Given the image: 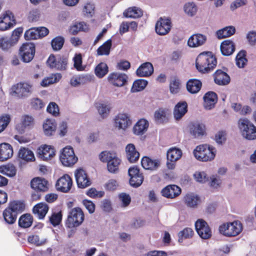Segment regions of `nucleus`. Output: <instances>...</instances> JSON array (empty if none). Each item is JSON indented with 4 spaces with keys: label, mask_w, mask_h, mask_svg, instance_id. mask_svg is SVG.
<instances>
[{
    "label": "nucleus",
    "mask_w": 256,
    "mask_h": 256,
    "mask_svg": "<svg viewBox=\"0 0 256 256\" xmlns=\"http://www.w3.org/2000/svg\"><path fill=\"white\" fill-rule=\"evenodd\" d=\"M18 156L26 162H32L35 159L33 152L25 148H22L20 149Z\"/></svg>",
    "instance_id": "38"
},
{
    "label": "nucleus",
    "mask_w": 256,
    "mask_h": 256,
    "mask_svg": "<svg viewBox=\"0 0 256 256\" xmlns=\"http://www.w3.org/2000/svg\"><path fill=\"white\" fill-rule=\"evenodd\" d=\"M0 173L12 177L16 174V170L12 165L2 166H0Z\"/></svg>",
    "instance_id": "49"
},
{
    "label": "nucleus",
    "mask_w": 256,
    "mask_h": 256,
    "mask_svg": "<svg viewBox=\"0 0 256 256\" xmlns=\"http://www.w3.org/2000/svg\"><path fill=\"white\" fill-rule=\"evenodd\" d=\"M217 61L211 52H204L200 54L196 62L198 70L202 73L208 72L216 66Z\"/></svg>",
    "instance_id": "1"
},
{
    "label": "nucleus",
    "mask_w": 256,
    "mask_h": 256,
    "mask_svg": "<svg viewBox=\"0 0 256 256\" xmlns=\"http://www.w3.org/2000/svg\"><path fill=\"white\" fill-rule=\"evenodd\" d=\"M14 92L19 98L28 96L32 92V86L26 82H20L12 88Z\"/></svg>",
    "instance_id": "16"
},
{
    "label": "nucleus",
    "mask_w": 256,
    "mask_h": 256,
    "mask_svg": "<svg viewBox=\"0 0 256 256\" xmlns=\"http://www.w3.org/2000/svg\"><path fill=\"white\" fill-rule=\"evenodd\" d=\"M96 106L100 115L102 118H105L108 116L111 108L110 104L104 103H98L96 104Z\"/></svg>",
    "instance_id": "43"
},
{
    "label": "nucleus",
    "mask_w": 256,
    "mask_h": 256,
    "mask_svg": "<svg viewBox=\"0 0 256 256\" xmlns=\"http://www.w3.org/2000/svg\"><path fill=\"white\" fill-rule=\"evenodd\" d=\"M13 154L12 146L6 143L0 144V161L3 162L10 158Z\"/></svg>",
    "instance_id": "27"
},
{
    "label": "nucleus",
    "mask_w": 256,
    "mask_h": 256,
    "mask_svg": "<svg viewBox=\"0 0 256 256\" xmlns=\"http://www.w3.org/2000/svg\"><path fill=\"white\" fill-rule=\"evenodd\" d=\"M246 51L241 50L236 56V64L240 68H244L247 62V60L246 58Z\"/></svg>",
    "instance_id": "50"
},
{
    "label": "nucleus",
    "mask_w": 256,
    "mask_h": 256,
    "mask_svg": "<svg viewBox=\"0 0 256 256\" xmlns=\"http://www.w3.org/2000/svg\"><path fill=\"white\" fill-rule=\"evenodd\" d=\"M195 228L200 236L203 239H208L212 236V232L208 226L202 219H199L196 222Z\"/></svg>",
    "instance_id": "12"
},
{
    "label": "nucleus",
    "mask_w": 256,
    "mask_h": 256,
    "mask_svg": "<svg viewBox=\"0 0 256 256\" xmlns=\"http://www.w3.org/2000/svg\"><path fill=\"white\" fill-rule=\"evenodd\" d=\"M10 120L9 114H4L0 116V133L6 128Z\"/></svg>",
    "instance_id": "57"
},
{
    "label": "nucleus",
    "mask_w": 256,
    "mask_h": 256,
    "mask_svg": "<svg viewBox=\"0 0 256 256\" xmlns=\"http://www.w3.org/2000/svg\"><path fill=\"white\" fill-rule=\"evenodd\" d=\"M47 112L54 116H57L59 114V108L58 106L54 102H51L48 105Z\"/></svg>",
    "instance_id": "59"
},
{
    "label": "nucleus",
    "mask_w": 256,
    "mask_h": 256,
    "mask_svg": "<svg viewBox=\"0 0 256 256\" xmlns=\"http://www.w3.org/2000/svg\"><path fill=\"white\" fill-rule=\"evenodd\" d=\"M62 78V74L60 73L52 74L50 76L44 78L40 84L42 86H47L48 85L58 82Z\"/></svg>",
    "instance_id": "42"
},
{
    "label": "nucleus",
    "mask_w": 256,
    "mask_h": 256,
    "mask_svg": "<svg viewBox=\"0 0 256 256\" xmlns=\"http://www.w3.org/2000/svg\"><path fill=\"white\" fill-rule=\"evenodd\" d=\"M72 185V179L68 174H66L57 180L56 188L61 192H68L70 190Z\"/></svg>",
    "instance_id": "14"
},
{
    "label": "nucleus",
    "mask_w": 256,
    "mask_h": 256,
    "mask_svg": "<svg viewBox=\"0 0 256 256\" xmlns=\"http://www.w3.org/2000/svg\"><path fill=\"white\" fill-rule=\"evenodd\" d=\"M148 84V82L144 80H135L131 88L132 92H140L143 90Z\"/></svg>",
    "instance_id": "47"
},
{
    "label": "nucleus",
    "mask_w": 256,
    "mask_h": 256,
    "mask_svg": "<svg viewBox=\"0 0 256 256\" xmlns=\"http://www.w3.org/2000/svg\"><path fill=\"white\" fill-rule=\"evenodd\" d=\"M100 158L102 162H107L108 170L110 173L116 174L118 171L121 160L116 154L110 152H102L100 154Z\"/></svg>",
    "instance_id": "4"
},
{
    "label": "nucleus",
    "mask_w": 256,
    "mask_h": 256,
    "mask_svg": "<svg viewBox=\"0 0 256 256\" xmlns=\"http://www.w3.org/2000/svg\"><path fill=\"white\" fill-rule=\"evenodd\" d=\"M124 15L126 18H136L142 16V12L140 8L134 6L129 8L125 10Z\"/></svg>",
    "instance_id": "37"
},
{
    "label": "nucleus",
    "mask_w": 256,
    "mask_h": 256,
    "mask_svg": "<svg viewBox=\"0 0 256 256\" xmlns=\"http://www.w3.org/2000/svg\"><path fill=\"white\" fill-rule=\"evenodd\" d=\"M186 206L190 208H196L200 203V197L194 194H188L184 198Z\"/></svg>",
    "instance_id": "35"
},
{
    "label": "nucleus",
    "mask_w": 256,
    "mask_h": 256,
    "mask_svg": "<svg viewBox=\"0 0 256 256\" xmlns=\"http://www.w3.org/2000/svg\"><path fill=\"white\" fill-rule=\"evenodd\" d=\"M24 36L26 40H36L40 38V34L36 28H32L25 32Z\"/></svg>",
    "instance_id": "54"
},
{
    "label": "nucleus",
    "mask_w": 256,
    "mask_h": 256,
    "mask_svg": "<svg viewBox=\"0 0 256 256\" xmlns=\"http://www.w3.org/2000/svg\"><path fill=\"white\" fill-rule=\"evenodd\" d=\"M190 133L194 138H198L203 136L205 132V126L204 124L198 122L192 123L190 126Z\"/></svg>",
    "instance_id": "31"
},
{
    "label": "nucleus",
    "mask_w": 256,
    "mask_h": 256,
    "mask_svg": "<svg viewBox=\"0 0 256 256\" xmlns=\"http://www.w3.org/2000/svg\"><path fill=\"white\" fill-rule=\"evenodd\" d=\"M114 124L118 130H126L132 124V121L128 114L120 113L115 116Z\"/></svg>",
    "instance_id": "11"
},
{
    "label": "nucleus",
    "mask_w": 256,
    "mask_h": 256,
    "mask_svg": "<svg viewBox=\"0 0 256 256\" xmlns=\"http://www.w3.org/2000/svg\"><path fill=\"white\" fill-rule=\"evenodd\" d=\"M143 180L144 177L142 174L136 175L130 178V184L132 186L137 188L142 184Z\"/></svg>",
    "instance_id": "56"
},
{
    "label": "nucleus",
    "mask_w": 256,
    "mask_h": 256,
    "mask_svg": "<svg viewBox=\"0 0 256 256\" xmlns=\"http://www.w3.org/2000/svg\"><path fill=\"white\" fill-rule=\"evenodd\" d=\"M172 27L170 20L168 18H160L156 24V32L160 36L166 34Z\"/></svg>",
    "instance_id": "13"
},
{
    "label": "nucleus",
    "mask_w": 256,
    "mask_h": 256,
    "mask_svg": "<svg viewBox=\"0 0 256 256\" xmlns=\"http://www.w3.org/2000/svg\"><path fill=\"white\" fill-rule=\"evenodd\" d=\"M160 160L159 159H152L148 156H144L141 160L142 166L145 170H156L160 166Z\"/></svg>",
    "instance_id": "22"
},
{
    "label": "nucleus",
    "mask_w": 256,
    "mask_h": 256,
    "mask_svg": "<svg viewBox=\"0 0 256 256\" xmlns=\"http://www.w3.org/2000/svg\"><path fill=\"white\" fill-rule=\"evenodd\" d=\"M112 46V41L111 39L107 40L97 50L96 53L98 56H108L110 53V50Z\"/></svg>",
    "instance_id": "39"
},
{
    "label": "nucleus",
    "mask_w": 256,
    "mask_h": 256,
    "mask_svg": "<svg viewBox=\"0 0 256 256\" xmlns=\"http://www.w3.org/2000/svg\"><path fill=\"white\" fill-rule=\"evenodd\" d=\"M35 52V46L32 42L24 43L20 48V54L25 62H28L33 59Z\"/></svg>",
    "instance_id": "10"
},
{
    "label": "nucleus",
    "mask_w": 256,
    "mask_h": 256,
    "mask_svg": "<svg viewBox=\"0 0 256 256\" xmlns=\"http://www.w3.org/2000/svg\"><path fill=\"white\" fill-rule=\"evenodd\" d=\"M207 39L205 35L197 34L192 35L188 40V44L191 48H196L203 45Z\"/></svg>",
    "instance_id": "21"
},
{
    "label": "nucleus",
    "mask_w": 256,
    "mask_h": 256,
    "mask_svg": "<svg viewBox=\"0 0 256 256\" xmlns=\"http://www.w3.org/2000/svg\"><path fill=\"white\" fill-rule=\"evenodd\" d=\"M204 108L206 110H211L217 102V96L213 92H208L204 94Z\"/></svg>",
    "instance_id": "25"
},
{
    "label": "nucleus",
    "mask_w": 256,
    "mask_h": 256,
    "mask_svg": "<svg viewBox=\"0 0 256 256\" xmlns=\"http://www.w3.org/2000/svg\"><path fill=\"white\" fill-rule=\"evenodd\" d=\"M236 29L232 26H226L216 32V36L218 38L222 39L226 37H228L234 34Z\"/></svg>",
    "instance_id": "40"
},
{
    "label": "nucleus",
    "mask_w": 256,
    "mask_h": 256,
    "mask_svg": "<svg viewBox=\"0 0 256 256\" xmlns=\"http://www.w3.org/2000/svg\"><path fill=\"white\" fill-rule=\"evenodd\" d=\"M64 40L62 36H57L54 38L51 42L52 46L55 51L60 50L64 44Z\"/></svg>",
    "instance_id": "51"
},
{
    "label": "nucleus",
    "mask_w": 256,
    "mask_h": 256,
    "mask_svg": "<svg viewBox=\"0 0 256 256\" xmlns=\"http://www.w3.org/2000/svg\"><path fill=\"white\" fill-rule=\"evenodd\" d=\"M49 210L48 205L44 202H40L36 204L33 208L34 214L40 220H43Z\"/></svg>",
    "instance_id": "23"
},
{
    "label": "nucleus",
    "mask_w": 256,
    "mask_h": 256,
    "mask_svg": "<svg viewBox=\"0 0 256 256\" xmlns=\"http://www.w3.org/2000/svg\"><path fill=\"white\" fill-rule=\"evenodd\" d=\"M74 62V67L78 70H84L82 66V58L80 54H76L73 58Z\"/></svg>",
    "instance_id": "64"
},
{
    "label": "nucleus",
    "mask_w": 256,
    "mask_h": 256,
    "mask_svg": "<svg viewBox=\"0 0 256 256\" xmlns=\"http://www.w3.org/2000/svg\"><path fill=\"white\" fill-rule=\"evenodd\" d=\"M182 156V151L176 148H172L167 152V159L172 162H176Z\"/></svg>",
    "instance_id": "36"
},
{
    "label": "nucleus",
    "mask_w": 256,
    "mask_h": 256,
    "mask_svg": "<svg viewBox=\"0 0 256 256\" xmlns=\"http://www.w3.org/2000/svg\"><path fill=\"white\" fill-rule=\"evenodd\" d=\"M74 175L78 188H84L90 185L91 182L86 172L83 169L76 170Z\"/></svg>",
    "instance_id": "15"
},
{
    "label": "nucleus",
    "mask_w": 256,
    "mask_h": 256,
    "mask_svg": "<svg viewBox=\"0 0 256 256\" xmlns=\"http://www.w3.org/2000/svg\"><path fill=\"white\" fill-rule=\"evenodd\" d=\"M181 193L180 188L175 184L166 186L161 191L162 195L168 198L172 199L178 196Z\"/></svg>",
    "instance_id": "17"
},
{
    "label": "nucleus",
    "mask_w": 256,
    "mask_h": 256,
    "mask_svg": "<svg viewBox=\"0 0 256 256\" xmlns=\"http://www.w3.org/2000/svg\"><path fill=\"white\" fill-rule=\"evenodd\" d=\"M180 90V82L176 78L171 79L170 82V90L171 94H176Z\"/></svg>",
    "instance_id": "53"
},
{
    "label": "nucleus",
    "mask_w": 256,
    "mask_h": 256,
    "mask_svg": "<svg viewBox=\"0 0 256 256\" xmlns=\"http://www.w3.org/2000/svg\"><path fill=\"white\" fill-rule=\"evenodd\" d=\"M84 220V214L80 208H75L69 212L66 224L68 227L74 228L79 226Z\"/></svg>",
    "instance_id": "8"
},
{
    "label": "nucleus",
    "mask_w": 256,
    "mask_h": 256,
    "mask_svg": "<svg viewBox=\"0 0 256 256\" xmlns=\"http://www.w3.org/2000/svg\"><path fill=\"white\" fill-rule=\"evenodd\" d=\"M108 72V66L104 62L100 63L95 68V74L99 78H103Z\"/></svg>",
    "instance_id": "48"
},
{
    "label": "nucleus",
    "mask_w": 256,
    "mask_h": 256,
    "mask_svg": "<svg viewBox=\"0 0 256 256\" xmlns=\"http://www.w3.org/2000/svg\"><path fill=\"white\" fill-rule=\"evenodd\" d=\"M185 13L190 16H193L197 12L198 8L194 2H188L184 6Z\"/></svg>",
    "instance_id": "45"
},
{
    "label": "nucleus",
    "mask_w": 256,
    "mask_h": 256,
    "mask_svg": "<svg viewBox=\"0 0 256 256\" xmlns=\"http://www.w3.org/2000/svg\"><path fill=\"white\" fill-rule=\"evenodd\" d=\"M220 50L224 56L231 55L234 51V42L230 40H224L220 45Z\"/></svg>",
    "instance_id": "33"
},
{
    "label": "nucleus",
    "mask_w": 256,
    "mask_h": 256,
    "mask_svg": "<svg viewBox=\"0 0 256 256\" xmlns=\"http://www.w3.org/2000/svg\"><path fill=\"white\" fill-rule=\"evenodd\" d=\"M128 76L124 74L114 72L110 74L108 76V82L116 86H122L127 82Z\"/></svg>",
    "instance_id": "18"
},
{
    "label": "nucleus",
    "mask_w": 256,
    "mask_h": 256,
    "mask_svg": "<svg viewBox=\"0 0 256 256\" xmlns=\"http://www.w3.org/2000/svg\"><path fill=\"white\" fill-rule=\"evenodd\" d=\"M88 30V26L84 22H80L74 24L70 28V32L76 34L80 31L86 32Z\"/></svg>",
    "instance_id": "44"
},
{
    "label": "nucleus",
    "mask_w": 256,
    "mask_h": 256,
    "mask_svg": "<svg viewBox=\"0 0 256 256\" xmlns=\"http://www.w3.org/2000/svg\"><path fill=\"white\" fill-rule=\"evenodd\" d=\"M153 72V66L152 64L149 62L142 64L136 71L137 76L140 77L150 76Z\"/></svg>",
    "instance_id": "28"
},
{
    "label": "nucleus",
    "mask_w": 256,
    "mask_h": 256,
    "mask_svg": "<svg viewBox=\"0 0 256 256\" xmlns=\"http://www.w3.org/2000/svg\"><path fill=\"white\" fill-rule=\"evenodd\" d=\"M242 224L238 221L224 224L219 228L220 232L228 236H236L242 231Z\"/></svg>",
    "instance_id": "6"
},
{
    "label": "nucleus",
    "mask_w": 256,
    "mask_h": 256,
    "mask_svg": "<svg viewBox=\"0 0 256 256\" xmlns=\"http://www.w3.org/2000/svg\"><path fill=\"white\" fill-rule=\"evenodd\" d=\"M148 126L149 123L147 120L144 118L140 120L134 126V134L136 135L144 134L147 130Z\"/></svg>",
    "instance_id": "30"
},
{
    "label": "nucleus",
    "mask_w": 256,
    "mask_h": 256,
    "mask_svg": "<svg viewBox=\"0 0 256 256\" xmlns=\"http://www.w3.org/2000/svg\"><path fill=\"white\" fill-rule=\"evenodd\" d=\"M188 105L186 102H180L175 106L174 116L176 120H180L187 112Z\"/></svg>",
    "instance_id": "26"
},
{
    "label": "nucleus",
    "mask_w": 256,
    "mask_h": 256,
    "mask_svg": "<svg viewBox=\"0 0 256 256\" xmlns=\"http://www.w3.org/2000/svg\"><path fill=\"white\" fill-rule=\"evenodd\" d=\"M202 87L201 82L197 79H190L188 80L186 84V88L188 92L191 94L198 92Z\"/></svg>",
    "instance_id": "34"
},
{
    "label": "nucleus",
    "mask_w": 256,
    "mask_h": 256,
    "mask_svg": "<svg viewBox=\"0 0 256 256\" xmlns=\"http://www.w3.org/2000/svg\"><path fill=\"white\" fill-rule=\"evenodd\" d=\"M38 154L41 159L44 160H48L54 156L55 150L52 146L44 145L39 148Z\"/></svg>",
    "instance_id": "20"
},
{
    "label": "nucleus",
    "mask_w": 256,
    "mask_h": 256,
    "mask_svg": "<svg viewBox=\"0 0 256 256\" xmlns=\"http://www.w3.org/2000/svg\"><path fill=\"white\" fill-rule=\"evenodd\" d=\"M33 222L32 216L30 214L22 215L19 218L18 225L20 227L27 228L30 226Z\"/></svg>",
    "instance_id": "41"
},
{
    "label": "nucleus",
    "mask_w": 256,
    "mask_h": 256,
    "mask_svg": "<svg viewBox=\"0 0 256 256\" xmlns=\"http://www.w3.org/2000/svg\"><path fill=\"white\" fill-rule=\"evenodd\" d=\"M168 110L160 108L154 112V118L158 122H162L166 120Z\"/></svg>",
    "instance_id": "55"
},
{
    "label": "nucleus",
    "mask_w": 256,
    "mask_h": 256,
    "mask_svg": "<svg viewBox=\"0 0 256 256\" xmlns=\"http://www.w3.org/2000/svg\"><path fill=\"white\" fill-rule=\"evenodd\" d=\"M30 105L35 110H40L44 106V104L40 99L33 98L30 100Z\"/></svg>",
    "instance_id": "61"
},
{
    "label": "nucleus",
    "mask_w": 256,
    "mask_h": 256,
    "mask_svg": "<svg viewBox=\"0 0 256 256\" xmlns=\"http://www.w3.org/2000/svg\"><path fill=\"white\" fill-rule=\"evenodd\" d=\"M0 19L5 22V24L10 25V28L13 27L15 24L14 16L10 12H6V14L0 18Z\"/></svg>",
    "instance_id": "52"
},
{
    "label": "nucleus",
    "mask_w": 256,
    "mask_h": 256,
    "mask_svg": "<svg viewBox=\"0 0 256 256\" xmlns=\"http://www.w3.org/2000/svg\"><path fill=\"white\" fill-rule=\"evenodd\" d=\"M62 219V215L60 212L58 213H54L50 217V222L54 226L58 225Z\"/></svg>",
    "instance_id": "58"
},
{
    "label": "nucleus",
    "mask_w": 256,
    "mask_h": 256,
    "mask_svg": "<svg viewBox=\"0 0 256 256\" xmlns=\"http://www.w3.org/2000/svg\"><path fill=\"white\" fill-rule=\"evenodd\" d=\"M215 82L220 86H224L230 82V77L226 72L220 70H217L214 74Z\"/></svg>",
    "instance_id": "24"
},
{
    "label": "nucleus",
    "mask_w": 256,
    "mask_h": 256,
    "mask_svg": "<svg viewBox=\"0 0 256 256\" xmlns=\"http://www.w3.org/2000/svg\"><path fill=\"white\" fill-rule=\"evenodd\" d=\"M238 126L246 138L250 140L256 138V128L248 119H240Z\"/></svg>",
    "instance_id": "5"
},
{
    "label": "nucleus",
    "mask_w": 256,
    "mask_h": 256,
    "mask_svg": "<svg viewBox=\"0 0 256 256\" xmlns=\"http://www.w3.org/2000/svg\"><path fill=\"white\" fill-rule=\"evenodd\" d=\"M194 232L191 228H187L178 233V236L181 238H188L192 237Z\"/></svg>",
    "instance_id": "63"
},
{
    "label": "nucleus",
    "mask_w": 256,
    "mask_h": 256,
    "mask_svg": "<svg viewBox=\"0 0 256 256\" xmlns=\"http://www.w3.org/2000/svg\"><path fill=\"white\" fill-rule=\"evenodd\" d=\"M118 198L122 202V206L123 207L128 206L131 202V198L130 195L126 193L122 192L120 194H118Z\"/></svg>",
    "instance_id": "60"
},
{
    "label": "nucleus",
    "mask_w": 256,
    "mask_h": 256,
    "mask_svg": "<svg viewBox=\"0 0 256 256\" xmlns=\"http://www.w3.org/2000/svg\"><path fill=\"white\" fill-rule=\"evenodd\" d=\"M126 152L128 160L130 162H134L138 160L140 157L139 152L136 150L135 146L130 144L126 148Z\"/></svg>",
    "instance_id": "29"
},
{
    "label": "nucleus",
    "mask_w": 256,
    "mask_h": 256,
    "mask_svg": "<svg viewBox=\"0 0 256 256\" xmlns=\"http://www.w3.org/2000/svg\"><path fill=\"white\" fill-rule=\"evenodd\" d=\"M48 65L52 68L58 70H64L66 69L68 57L66 56L51 54L47 60Z\"/></svg>",
    "instance_id": "7"
},
{
    "label": "nucleus",
    "mask_w": 256,
    "mask_h": 256,
    "mask_svg": "<svg viewBox=\"0 0 256 256\" xmlns=\"http://www.w3.org/2000/svg\"><path fill=\"white\" fill-rule=\"evenodd\" d=\"M216 150L214 147L206 144L200 145L194 151L196 158L202 162L212 160L216 156Z\"/></svg>",
    "instance_id": "3"
},
{
    "label": "nucleus",
    "mask_w": 256,
    "mask_h": 256,
    "mask_svg": "<svg viewBox=\"0 0 256 256\" xmlns=\"http://www.w3.org/2000/svg\"><path fill=\"white\" fill-rule=\"evenodd\" d=\"M86 194L92 198H96L102 197L104 192L103 191H97L94 188H91L87 191Z\"/></svg>",
    "instance_id": "62"
},
{
    "label": "nucleus",
    "mask_w": 256,
    "mask_h": 256,
    "mask_svg": "<svg viewBox=\"0 0 256 256\" xmlns=\"http://www.w3.org/2000/svg\"><path fill=\"white\" fill-rule=\"evenodd\" d=\"M24 204L20 201L10 202L8 206L2 213L6 223L8 224H14L16 222L18 214L24 210Z\"/></svg>",
    "instance_id": "2"
},
{
    "label": "nucleus",
    "mask_w": 256,
    "mask_h": 256,
    "mask_svg": "<svg viewBox=\"0 0 256 256\" xmlns=\"http://www.w3.org/2000/svg\"><path fill=\"white\" fill-rule=\"evenodd\" d=\"M14 40L8 37H2L0 38V48L3 50H8L16 43H14Z\"/></svg>",
    "instance_id": "46"
},
{
    "label": "nucleus",
    "mask_w": 256,
    "mask_h": 256,
    "mask_svg": "<svg viewBox=\"0 0 256 256\" xmlns=\"http://www.w3.org/2000/svg\"><path fill=\"white\" fill-rule=\"evenodd\" d=\"M62 164L66 166H71L78 161V158L76 156L73 148L68 146L62 149L60 156Z\"/></svg>",
    "instance_id": "9"
},
{
    "label": "nucleus",
    "mask_w": 256,
    "mask_h": 256,
    "mask_svg": "<svg viewBox=\"0 0 256 256\" xmlns=\"http://www.w3.org/2000/svg\"><path fill=\"white\" fill-rule=\"evenodd\" d=\"M56 124L54 120L47 119L43 124L44 132L47 136H52L56 132Z\"/></svg>",
    "instance_id": "32"
},
{
    "label": "nucleus",
    "mask_w": 256,
    "mask_h": 256,
    "mask_svg": "<svg viewBox=\"0 0 256 256\" xmlns=\"http://www.w3.org/2000/svg\"><path fill=\"white\" fill-rule=\"evenodd\" d=\"M30 186L36 191L46 192L48 189V182L44 178L38 177L31 180Z\"/></svg>",
    "instance_id": "19"
}]
</instances>
